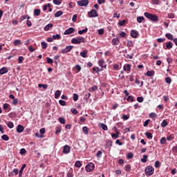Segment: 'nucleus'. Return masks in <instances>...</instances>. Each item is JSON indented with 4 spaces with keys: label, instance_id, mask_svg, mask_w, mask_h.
<instances>
[{
    "label": "nucleus",
    "instance_id": "f257e3e1",
    "mask_svg": "<svg viewBox=\"0 0 177 177\" xmlns=\"http://www.w3.org/2000/svg\"><path fill=\"white\" fill-rule=\"evenodd\" d=\"M71 43L74 44L75 45H80V44H85V37H79L77 38H73L71 40Z\"/></svg>",
    "mask_w": 177,
    "mask_h": 177
},
{
    "label": "nucleus",
    "instance_id": "f03ea898",
    "mask_svg": "<svg viewBox=\"0 0 177 177\" xmlns=\"http://www.w3.org/2000/svg\"><path fill=\"white\" fill-rule=\"evenodd\" d=\"M144 16L147 17V19H149L151 21H158V17L156 15L150 14L149 12H145Z\"/></svg>",
    "mask_w": 177,
    "mask_h": 177
},
{
    "label": "nucleus",
    "instance_id": "7ed1b4c3",
    "mask_svg": "<svg viewBox=\"0 0 177 177\" xmlns=\"http://www.w3.org/2000/svg\"><path fill=\"white\" fill-rule=\"evenodd\" d=\"M154 174V167L153 166H148L145 169V174L149 176L153 175Z\"/></svg>",
    "mask_w": 177,
    "mask_h": 177
},
{
    "label": "nucleus",
    "instance_id": "20e7f679",
    "mask_svg": "<svg viewBox=\"0 0 177 177\" xmlns=\"http://www.w3.org/2000/svg\"><path fill=\"white\" fill-rule=\"evenodd\" d=\"M85 168H86V172H92V171L95 169V164L88 163V165H86Z\"/></svg>",
    "mask_w": 177,
    "mask_h": 177
},
{
    "label": "nucleus",
    "instance_id": "39448f33",
    "mask_svg": "<svg viewBox=\"0 0 177 177\" xmlns=\"http://www.w3.org/2000/svg\"><path fill=\"white\" fill-rule=\"evenodd\" d=\"M73 48H74V46H67L65 47V48L62 49L61 50V53H68L69 52H71V50H73Z\"/></svg>",
    "mask_w": 177,
    "mask_h": 177
},
{
    "label": "nucleus",
    "instance_id": "423d86ee",
    "mask_svg": "<svg viewBox=\"0 0 177 177\" xmlns=\"http://www.w3.org/2000/svg\"><path fill=\"white\" fill-rule=\"evenodd\" d=\"M88 17H97V12L96 10H91L88 12Z\"/></svg>",
    "mask_w": 177,
    "mask_h": 177
},
{
    "label": "nucleus",
    "instance_id": "0eeeda50",
    "mask_svg": "<svg viewBox=\"0 0 177 177\" xmlns=\"http://www.w3.org/2000/svg\"><path fill=\"white\" fill-rule=\"evenodd\" d=\"M88 3H89L88 0H82V1H77V5L79 6H88Z\"/></svg>",
    "mask_w": 177,
    "mask_h": 177
},
{
    "label": "nucleus",
    "instance_id": "6e6552de",
    "mask_svg": "<svg viewBox=\"0 0 177 177\" xmlns=\"http://www.w3.org/2000/svg\"><path fill=\"white\" fill-rule=\"evenodd\" d=\"M75 31V29H74V28H69L65 30L64 35H70V34H73Z\"/></svg>",
    "mask_w": 177,
    "mask_h": 177
},
{
    "label": "nucleus",
    "instance_id": "1a4fd4ad",
    "mask_svg": "<svg viewBox=\"0 0 177 177\" xmlns=\"http://www.w3.org/2000/svg\"><path fill=\"white\" fill-rule=\"evenodd\" d=\"M98 64H99L100 67H101V68H102V70H103V68H105V69L107 68V65H106L104 64V60H103V59H100L98 61Z\"/></svg>",
    "mask_w": 177,
    "mask_h": 177
},
{
    "label": "nucleus",
    "instance_id": "9d476101",
    "mask_svg": "<svg viewBox=\"0 0 177 177\" xmlns=\"http://www.w3.org/2000/svg\"><path fill=\"white\" fill-rule=\"evenodd\" d=\"M70 150H71L70 146L68 145L64 146L63 147L64 154H68V153H70Z\"/></svg>",
    "mask_w": 177,
    "mask_h": 177
},
{
    "label": "nucleus",
    "instance_id": "9b49d317",
    "mask_svg": "<svg viewBox=\"0 0 177 177\" xmlns=\"http://www.w3.org/2000/svg\"><path fill=\"white\" fill-rule=\"evenodd\" d=\"M131 35L132 38H138V36L139 35V32L135 30H132L131 31Z\"/></svg>",
    "mask_w": 177,
    "mask_h": 177
},
{
    "label": "nucleus",
    "instance_id": "f8f14e48",
    "mask_svg": "<svg viewBox=\"0 0 177 177\" xmlns=\"http://www.w3.org/2000/svg\"><path fill=\"white\" fill-rule=\"evenodd\" d=\"M24 131V127H23L21 124H18L17 127V132L18 133H21Z\"/></svg>",
    "mask_w": 177,
    "mask_h": 177
},
{
    "label": "nucleus",
    "instance_id": "ddd939ff",
    "mask_svg": "<svg viewBox=\"0 0 177 177\" xmlns=\"http://www.w3.org/2000/svg\"><path fill=\"white\" fill-rule=\"evenodd\" d=\"M92 70H93V73H96L97 74H99V73L100 72V71H103V68H100L99 67H93V68H92Z\"/></svg>",
    "mask_w": 177,
    "mask_h": 177
},
{
    "label": "nucleus",
    "instance_id": "4468645a",
    "mask_svg": "<svg viewBox=\"0 0 177 177\" xmlns=\"http://www.w3.org/2000/svg\"><path fill=\"white\" fill-rule=\"evenodd\" d=\"M9 70H8V68L6 67H3L0 69V74L1 75H3V74H6Z\"/></svg>",
    "mask_w": 177,
    "mask_h": 177
},
{
    "label": "nucleus",
    "instance_id": "2eb2a0df",
    "mask_svg": "<svg viewBox=\"0 0 177 177\" xmlns=\"http://www.w3.org/2000/svg\"><path fill=\"white\" fill-rule=\"evenodd\" d=\"M120 44V39L118 38H113L112 39V44L115 46V45H119Z\"/></svg>",
    "mask_w": 177,
    "mask_h": 177
},
{
    "label": "nucleus",
    "instance_id": "dca6fc26",
    "mask_svg": "<svg viewBox=\"0 0 177 177\" xmlns=\"http://www.w3.org/2000/svg\"><path fill=\"white\" fill-rule=\"evenodd\" d=\"M26 167H27V165L26 164H24L21 168V169L19 170V176H23V171H24V169L26 168Z\"/></svg>",
    "mask_w": 177,
    "mask_h": 177
},
{
    "label": "nucleus",
    "instance_id": "f3484780",
    "mask_svg": "<svg viewBox=\"0 0 177 177\" xmlns=\"http://www.w3.org/2000/svg\"><path fill=\"white\" fill-rule=\"evenodd\" d=\"M53 27V24H48L44 27V31H49Z\"/></svg>",
    "mask_w": 177,
    "mask_h": 177
},
{
    "label": "nucleus",
    "instance_id": "a211bd4d",
    "mask_svg": "<svg viewBox=\"0 0 177 177\" xmlns=\"http://www.w3.org/2000/svg\"><path fill=\"white\" fill-rule=\"evenodd\" d=\"M124 71H131V64H125L123 67Z\"/></svg>",
    "mask_w": 177,
    "mask_h": 177
},
{
    "label": "nucleus",
    "instance_id": "6ab92c4d",
    "mask_svg": "<svg viewBox=\"0 0 177 177\" xmlns=\"http://www.w3.org/2000/svg\"><path fill=\"white\" fill-rule=\"evenodd\" d=\"M172 46H174V44H172L171 41H169L168 43H166V48L165 49H172Z\"/></svg>",
    "mask_w": 177,
    "mask_h": 177
},
{
    "label": "nucleus",
    "instance_id": "aec40b11",
    "mask_svg": "<svg viewBox=\"0 0 177 177\" xmlns=\"http://www.w3.org/2000/svg\"><path fill=\"white\" fill-rule=\"evenodd\" d=\"M165 37L167 38V39H170V41H173L174 39V35H172L171 33H166Z\"/></svg>",
    "mask_w": 177,
    "mask_h": 177
},
{
    "label": "nucleus",
    "instance_id": "412c9836",
    "mask_svg": "<svg viewBox=\"0 0 177 177\" xmlns=\"http://www.w3.org/2000/svg\"><path fill=\"white\" fill-rule=\"evenodd\" d=\"M118 136H120V131H116L115 133L111 134V137L113 138V139H117V138H118Z\"/></svg>",
    "mask_w": 177,
    "mask_h": 177
},
{
    "label": "nucleus",
    "instance_id": "4be33fe9",
    "mask_svg": "<svg viewBox=\"0 0 177 177\" xmlns=\"http://www.w3.org/2000/svg\"><path fill=\"white\" fill-rule=\"evenodd\" d=\"M6 124H7V127H8L10 129H12V128L15 127L13 122H6Z\"/></svg>",
    "mask_w": 177,
    "mask_h": 177
},
{
    "label": "nucleus",
    "instance_id": "5701e85b",
    "mask_svg": "<svg viewBox=\"0 0 177 177\" xmlns=\"http://www.w3.org/2000/svg\"><path fill=\"white\" fill-rule=\"evenodd\" d=\"M60 95H62L60 90L56 91L55 93V99H58V97H60Z\"/></svg>",
    "mask_w": 177,
    "mask_h": 177
},
{
    "label": "nucleus",
    "instance_id": "b1692460",
    "mask_svg": "<svg viewBox=\"0 0 177 177\" xmlns=\"http://www.w3.org/2000/svg\"><path fill=\"white\" fill-rule=\"evenodd\" d=\"M86 32H88V28H85L84 29L78 31V34L80 35H82V34H86Z\"/></svg>",
    "mask_w": 177,
    "mask_h": 177
},
{
    "label": "nucleus",
    "instance_id": "393cba45",
    "mask_svg": "<svg viewBox=\"0 0 177 177\" xmlns=\"http://www.w3.org/2000/svg\"><path fill=\"white\" fill-rule=\"evenodd\" d=\"M82 131L84 135H88L89 133V129L88 128V127H84L82 128Z\"/></svg>",
    "mask_w": 177,
    "mask_h": 177
},
{
    "label": "nucleus",
    "instance_id": "a878e982",
    "mask_svg": "<svg viewBox=\"0 0 177 177\" xmlns=\"http://www.w3.org/2000/svg\"><path fill=\"white\" fill-rule=\"evenodd\" d=\"M86 53H88V51L84 50L80 53V56H82V57H84V58L88 57V55H86Z\"/></svg>",
    "mask_w": 177,
    "mask_h": 177
},
{
    "label": "nucleus",
    "instance_id": "bb28decb",
    "mask_svg": "<svg viewBox=\"0 0 177 177\" xmlns=\"http://www.w3.org/2000/svg\"><path fill=\"white\" fill-rule=\"evenodd\" d=\"M41 15V10L39 9H35L34 10V15L35 16H39Z\"/></svg>",
    "mask_w": 177,
    "mask_h": 177
},
{
    "label": "nucleus",
    "instance_id": "cd10ccee",
    "mask_svg": "<svg viewBox=\"0 0 177 177\" xmlns=\"http://www.w3.org/2000/svg\"><path fill=\"white\" fill-rule=\"evenodd\" d=\"M147 77H153L154 75V71H148L147 72Z\"/></svg>",
    "mask_w": 177,
    "mask_h": 177
},
{
    "label": "nucleus",
    "instance_id": "c85d7f7f",
    "mask_svg": "<svg viewBox=\"0 0 177 177\" xmlns=\"http://www.w3.org/2000/svg\"><path fill=\"white\" fill-rule=\"evenodd\" d=\"M15 46H17V45H21V41L20 39H16L14 41Z\"/></svg>",
    "mask_w": 177,
    "mask_h": 177
},
{
    "label": "nucleus",
    "instance_id": "c756f323",
    "mask_svg": "<svg viewBox=\"0 0 177 177\" xmlns=\"http://www.w3.org/2000/svg\"><path fill=\"white\" fill-rule=\"evenodd\" d=\"M3 108L4 109V110H8V111H10V106L9 104H7V103L4 104Z\"/></svg>",
    "mask_w": 177,
    "mask_h": 177
},
{
    "label": "nucleus",
    "instance_id": "7c9ffc66",
    "mask_svg": "<svg viewBox=\"0 0 177 177\" xmlns=\"http://www.w3.org/2000/svg\"><path fill=\"white\" fill-rule=\"evenodd\" d=\"M82 166V164H81V162L80 160L75 162V167H76L77 168H81Z\"/></svg>",
    "mask_w": 177,
    "mask_h": 177
},
{
    "label": "nucleus",
    "instance_id": "2f4dec72",
    "mask_svg": "<svg viewBox=\"0 0 177 177\" xmlns=\"http://www.w3.org/2000/svg\"><path fill=\"white\" fill-rule=\"evenodd\" d=\"M62 15H63V11H57L55 14V17H60V16H62Z\"/></svg>",
    "mask_w": 177,
    "mask_h": 177
},
{
    "label": "nucleus",
    "instance_id": "473e14b6",
    "mask_svg": "<svg viewBox=\"0 0 177 177\" xmlns=\"http://www.w3.org/2000/svg\"><path fill=\"white\" fill-rule=\"evenodd\" d=\"M145 136H147V139H153V134H151V133L147 132L145 133Z\"/></svg>",
    "mask_w": 177,
    "mask_h": 177
},
{
    "label": "nucleus",
    "instance_id": "72a5a7b5",
    "mask_svg": "<svg viewBox=\"0 0 177 177\" xmlns=\"http://www.w3.org/2000/svg\"><path fill=\"white\" fill-rule=\"evenodd\" d=\"M167 125H168V122H167V120H163L161 123V127H162V128H165V127H167Z\"/></svg>",
    "mask_w": 177,
    "mask_h": 177
},
{
    "label": "nucleus",
    "instance_id": "f704fd0d",
    "mask_svg": "<svg viewBox=\"0 0 177 177\" xmlns=\"http://www.w3.org/2000/svg\"><path fill=\"white\" fill-rule=\"evenodd\" d=\"M1 139H3V140H6V142H8V140H9V136H8V135L4 134L1 136Z\"/></svg>",
    "mask_w": 177,
    "mask_h": 177
},
{
    "label": "nucleus",
    "instance_id": "c9c22d12",
    "mask_svg": "<svg viewBox=\"0 0 177 177\" xmlns=\"http://www.w3.org/2000/svg\"><path fill=\"white\" fill-rule=\"evenodd\" d=\"M48 64H53V59L50 58L49 57H46Z\"/></svg>",
    "mask_w": 177,
    "mask_h": 177
},
{
    "label": "nucleus",
    "instance_id": "e433bc0d",
    "mask_svg": "<svg viewBox=\"0 0 177 177\" xmlns=\"http://www.w3.org/2000/svg\"><path fill=\"white\" fill-rule=\"evenodd\" d=\"M41 45L42 46V49H46V48H48V44H46L45 41H42Z\"/></svg>",
    "mask_w": 177,
    "mask_h": 177
},
{
    "label": "nucleus",
    "instance_id": "4c0bfd02",
    "mask_svg": "<svg viewBox=\"0 0 177 177\" xmlns=\"http://www.w3.org/2000/svg\"><path fill=\"white\" fill-rule=\"evenodd\" d=\"M67 177H74V174H73V169L68 171L67 174Z\"/></svg>",
    "mask_w": 177,
    "mask_h": 177
},
{
    "label": "nucleus",
    "instance_id": "58836bf2",
    "mask_svg": "<svg viewBox=\"0 0 177 177\" xmlns=\"http://www.w3.org/2000/svg\"><path fill=\"white\" fill-rule=\"evenodd\" d=\"M38 86L39 88H43V89H48V85L46 84H39Z\"/></svg>",
    "mask_w": 177,
    "mask_h": 177
},
{
    "label": "nucleus",
    "instance_id": "ea45409f",
    "mask_svg": "<svg viewBox=\"0 0 177 177\" xmlns=\"http://www.w3.org/2000/svg\"><path fill=\"white\" fill-rule=\"evenodd\" d=\"M58 121L60 124H66V120L64 118H59Z\"/></svg>",
    "mask_w": 177,
    "mask_h": 177
},
{
    "label": "nucleus",
    "instance_id": "a19ab883",
    "mask_svg": "<svg viewBox=\"0 0 177 177\" xmlns=\"http://www.w3.org/2000/svg\"><path fill=\"white\" fill-rule=\"evenodd\" d=\"M142 162H147V155H144L143 158L141 159Z\"/></svg>",
    "mask_w": 177,
    "mask_h": 177
},
{
    "label": "nucleus",
    "instance_id": "79ce46f5",
    "mask_svg": "<svg viewBox=\"0 0 177 177\" xmlns=\"http://www.w3.org/2000/svg\"><path fill=\"white\" fill-rule=\"evenodd\" d=\"M167 143V139L163 137L160 139V145H165Z\"/></svg>",
    "mask_w": 177,
    "mask_h": 177
},
{
    "label": "nucleus",
    "instance_id": "37998d69",
    "mask_svg": "<svg viewBox=\"0 0 177 177\" xmlns=\"http://www.w3.org/2000/svg\"><path fill=\"white\" fill-rule=\"evenodd\" d=\"M101 128L104 130V131H107V129H109V128L107 127V125L104 124V123L101 124Z\"/></svg>",
    "mask_w": 177,
    "mask_h": 177
},
{
    "label": "nucleus",
    "instance_id": "c03bdc74",
    "mask_svg": "<svg viewBox=\"0 0 177 177\" xmlns=\"http://www.w3.org/2000/svg\"><path fill=\"white\" fill-rule=\"evenodd\" d=\"M143 20H145V17H138L137 18L138 23H142V21H143Z\"/></svg>",
    "mask_w": 177,
    "mask_h": 177
},
{
    "label": "nucleus",
    "instance_id": "a18cd8bd",
    "mask_svg": "<svg viewBox=\"0 0 177 177\" xmlns=\"http://www.w3.org/2000/svg\"><path fill=\"white\" fill-rule=\"evenodd\" d=\"M60 38H62V37L59 34L53 35V39H60Z\"/></svg>",
    "mask_w": 177,
    "mask_h": 177
},
{
    "label": "nucleus",
    "instance_id": "49530a36",
    "mask_svg": "<svg viewBox=\"0 0 177 177\" xmlns=\"http://www.w3.org/2000/svg\"><path fill=\"white\" fill-rule=\"evenodd\" d=\"M23 60H24V57L23 56H20L18 58V63L19 64H21V63H23Z\"/></svg>",
    "mask_w": 177,
    "mask_h": 177
},
{
    "label": "nucleus",
    "instance_id": "de8ad7c7",
    "mask_svg": "<svg viewBox=\"0 0 177 177\" xmlns=\"http://www.w3.org/2000/svg\"><path fill=\"white\" fill-rule=\"evenodd\" d=\"M127 158H129V160H131V158H133V153H132V152H129L127 154Z\"/></svg>",
    "mask_w": 177,
    "mask_h": 177
},
{
    "label": "nucleus",
    "instance_id": "09e8293b",
    "mask_svg": "<svg viewBox=\"0 0 177 177\" xmlns=\"http://www.w3.org/2000/svg\"><path fill=\"white\" fill-rule=\"evenodd\" d=\"M124 169L127 171V172H129L131 171V165H127L124 167Z\"/></svg>",
    "mask_w": 177,
    "mask_h": 177
},
{
    "label": "nucleus",
    "instance_id": "8fccbe9b",
    "mask_svg": "<svg viewBox=\"0 0 177 177\" xmlns=\"http://www.w3.org/2000/svg\"><path fill=\"white\" fill-rule=\"evenodd\" d=\"M127 100V102H134L135 100L133 99V97L129 95Z\"/></svg>",
    "mask_w": 177,
    "mask_h": 177
},
{
    "label": "nucleus",
    "instance_id": "3c124183",
    "mask_svg": "<svg viewBox=\"0 0 177 177\" xmlns=\"http://www.w3.org/2000/svg\"><path fill=\"white\" fill-rule=\"evenodd\" d=\"M150 118H156L157 114L156 113H149Z\"/></svg>",
    "mask_w": 177,
    "mask_h": 177
},
{
    "label": "nucleus",
    "instance_id": "603ef678",
    "mask_svg": "<svg viewBox=\"0 0 177 177\" xmlns=\"http://www.w3.org/2000/svg\"><path fill=\"white\" fill-rule=\"evenodd\" d=\"M125 23H127V21L125 19H124L122 21H120L118 22V24H119V26H124L125 24Z\"/></svg>",
    "mask_w": 177,
    "mask_h": 177
},
{
    "label": "nucleus",
    "instance_id": "864d4df0",
    "mask_svg": "<svg viewBox=\"0 0 177 177\" xmlns=\"http://www.w3.org/2000/svg\"><path fill=\"white\" fill-rule=\"evenodd\" d=\"M78 97H79L78 94H77V93L73 94V100L75 102H77V100H78Z\"/></svg>",
    "mask_w": 177,
    "mask_h": 177
},
{
    "label": "nucleus",
    "instance_id": "5fc2aeb1",
    "mask_svg": "<svg viewBox=\"0 0 177 177\" xmlns=\"http://www.w3.org/2000/svg\"><path fill=\"white\" fill-rule=\"evenodd\" d=\"M59 103L60 106H66V101H64L63 100H60L59 101Z\"/></svg>",
    "mask_w": 177,
    "mask_h": 177
},
{
    "label": "nucleus",
    "instance_id": "6e6d98bb",
    "mask_svg": "<svg viewBox=\"0 0 177 177\" xmlns=\"http://www.w3.org/2000/svg\"><path fill=\"white\" fill-rule=\"evenodd\" d=\"M53 2L55 5H57V6H59L62 3V2H60L59 0H53Z\"/></svg>",
    "mask_w": 177,
    "mask_h": 177
},
{
    "label": "nucleus",
    "instance_id": "4d7b16f0",
    "mask_svg": "<svg viewBox=\"0 0 177 177\" xmlns=\"http://www.w3.org/2000/svg\"><path fill=\"white\" fill-rule=\"evenodd\" d=\"M127 45V46H129V48H131L133 46V43L132 42V41H128Z\"/></svg>",
    "mask_w": 177,
    "mask_h": 177
},
{
    "label": "nucleus",
    "instance_id": "13d9d810",
    "mask_svg": "<svg viewBox=\"0 0 177 177\" xmlns=\"http://www.w3.org/2000/svg\"><path fill=\"white\" fill-rule=\"evenodd\" d=\"M165 81L167 84H171V82H172V80L171 79V77H166Z\"/></svg>",
    "mask_w": 177,
    "mask_h": 177
},
{
    "label": "nucleus",
    "instance_id": "bf43d9fd",
    "mask_svg": "<svg viewBox=\"0 0 177 177\" xmlns=\"http://www.w3.org/2000/svg\"><path fill=\"white\" fill-rule=\"evenodd\" d=\"M151 3H153V5H158L160 0H151Z\"/></svg>",
    "mask_w": 177,
    "mask_h": 177
},
{
    "label": "nucleus",
    "instance_id": "052dcab7",
    "mask_svg": "<svg viewBox=\"0 0 177 177\" xmlns=\"http://www.w3.org/2000/svg\"><path fill=\"white\" fill-rule=\"evenodd\" d=\"M120 35L121 38H125L127 37V33H125V32H121Z\"/></svg>",
    "mask_w": 177,
    "mask_h": 177
},
{
    "label": "nucleus",
    "instance_id": "680f3d73",
    "mask_svg": "<svg viewBox=\"0 0 177 177\" xmlns=\"http://www.w3.org/2000/svg\"><path fill=\"white\" fill-rule=\"evenodd\" d=\"M102 151H98L97 152L96 156H97V158H100L102 157Z\"/></svg>",
    "mask_w": 177,
    "mask_h": 177
},
{
    "label": "nucleus",
    "instance_id": "e2e57ef3",
    "mask_svg": "<svg viewBox=\"0 0 177 177\" xmlns=\"http://www.w3.org/2000/svg\"><path fill=\"white\" fill-rule=\"evenodd\" d=\"M144 99L142 97H137V102H138L139 103H142L143 102Z\"/></svg>",
    "mask_w": 177,
    "mask_h": 177
},
{
    "label": "nucleus",
    "instance_id": "0e129e2a",
    "mask_svg": "<svg viewBox=\"0 0 177 177\" xmlns=\"http://www.w3.org/2000/svg\"><path fill=\"white\" fill-rule=\"evenodd\" d=\"M122 120H124V121H127V120H129V116H128L127 115H123Z\"/></svg>",
    "mask_w": 177,
    "mask_h": 177
},
{
    "label": "nucleus",
    "instance_id": "69168bd1",
    "mask_svg": "<svg viewBox=\"0 0 177 177\" xmlns=\"http://www.w3.org/2000/svg\"><path fill=\"white\" fill-rule=\"evenodd\" d=\"M113 17H117V19H120V14H118V12H115L113 14Z\"/></svg>",
    "mask_w": 177,
    "mask_h": 177
},
{
    "label": "nucleus",
    "instance_id": "338daca9",
    "mask_svg": "<svg viewBox=\"0 0 177 177\" xmlns=\"http://www.w3.org/2000/svg\"><path fill=\"white\" fill-rule=\"evenodd\" d=\"M172 151L174 154H177V146H175L172 148Z\"/></svg>",
    "mask_w": 177,
    "mask_h": 177
},
{
    "label": "nucleus",
    "instance_id": "774afa93",
    "mask_svg": "<svg viewBox=\"0 0 177 177\" xmlns=\"http://www.w3.org/2000/svg\"><path fill=\"white\" fill-rule=\"evenodd\" d=\"M165 41V38H159V39H157V41L158 42H164Z\"/></svg>",
    "mask_w": 177,
    "mask_h": 177
}]
</instances>
